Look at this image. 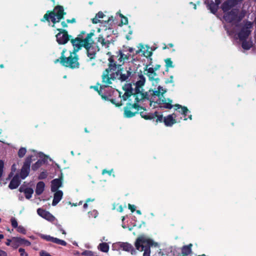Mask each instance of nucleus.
Wrapping results in <instances>:
<instances>
[{"instance_id": "nucleus-1", "label": "nucleus", "mask_w": 256, "mask_h": 256, "mask_svg": "<svg viewBox=\"0 0 256 256\" xmlns=\"http://www.w3.org/2000/svg\"><path fill=\"white\" fill-rule=\"evenodd\" d=\"M166 92V89L158 86L157 90H150L146 94L144 92V90H135L134 94L130 91H126L122 95V98L124 101L129 98L132 97L136 102L142 100H146V99L149 102L150 107L155 108L159 106L171 109L173 106L172 104V100L170 98H164V94Z\"/></svg>"}, {"instance_id": "nucleus-2", "label": "nucleus", "mask_w": 256, "mask_h": 256, "mask_svg": "<svg viewBox=\"0 0 256 256\" xmlns=\"http://www.w3.org/2000/svg\"><path fill=\"white\" fill-rule=\"evenodd\" d=\"M118 64H116L112 57L108 58L109 64L102 74L103 86H108L112 84V81L120 80L122 82L126 80L130 76V72L128 70H124L121 66L128 60L129 55L118 52L116 56Z\"/></svg>"}, {"instance_id": "nucleus-3", "label": "nucleus", "mask_w": 256, "mask_h": 256, "mask_svg": "<svg viewBox=\"0 0 256 256\" xmlns=\"http://www.w3.org/2000/svg\"><path fill=\"white\" fill-rule=\"evenodd\" d=\"M242 0H226L221 6L224 14V18L228 23L234 26L230 28L228 26H225L229 34H233L236 32L235 28L238 26V24L244 17V14L237 8V5Z\"/></svg>"}, {"instance_id": "nucleus-4", "label": "nucleus", "mask_w": 256, "mask_h": 256, "mask_svg": "<svg viewBox=\"0 0 256 256\" xmlns=\"http://www.w3.org/2000/svg\"><path fill=\"white\" fill-rule=\"evenodd\" d=\"M94 31L93 30L88 34L84 40H81L79 38L72 40L71 42L74 47L72 52L76 54L82 46H84L87 50V54L90 59L92 60L94 58H95L96 53L92 48V46L94 44V40L92 39V37L94 36Z\"/></svg>"}, {"instance_id": "nucleus-5", "label": "nucleus", "mask_w": 256, "mask_h": 256, "mask_svg": "<svg viewBox=\"0 0 256 256\" xmlns=\"http://www.w3.org/2000/svg\"><path fill=\"white\" fill-rule=\"evenodd\" d=\"M66 13L64 12V8L62 6H58L54 8L52 12H48L44 16L42 21L44 22L46 20H49V18L53 22V27H56L55 24L56 22H59V21L64 18V16Z\"/></svg>"}, {"instance_id": "nucleus-6", "label": "nucleus", "mask_w": 256, "mask_h": 256, "mask_svg": "<svg viewBox=\"0 0 256 256\" xmlns=\"http://www.w3.org/2000/svg\"><path fill=\"white\" fill-rule=\"evenodd\" d=\"M31 154L26 158L20 173V178L24 179L29 174L30 166L32 160H35L38 158H42L44 154L42 152H38L34 150H30Z\"/></svg>"}, {"instance_id": "nucleus-7", "label": "nucleus", "mask_w": 256, "mask_h": 256, "mask_svg": "<svg viewBox=\"0 0 256 256\" xmlns=\"http://www.w3.org/2000/svg\"><path fill=\"white\" fill-rule=\"evenodd\" d=\"M65 52L66 50H64L62 52L60 60L57 59L54 61V62L57 63L60 61L62 64L65 66L72 68H78L79 63L78 62V56L77 54L75 52H72L69 56L66 58L64 56Z\"/></svg>"}, {"instance_id": "nucleus-8", "label": "nucleus", "mask_w": 256, "mask_h": 256, "mask_svg": "<svg viewBox=\"0 0 256 256\" xmlns=\"http://www.w3.org/2000/svg\"><path fill=\"white\" fill-rule=\"evenodd\" d=\"M152 244V241L144 236H139L135 242L136 249L140 251H144L143 256H150V248Z\"/></svg>"}, {"instance_id": "nucleus-9", "label": "nucleus", "mask_w": 256, "mask_h": 256, "mask_svg": "<svg viewBox=\"0 0 256 256\" xmlns=\"http://www.w3.org/2000/svg\"><path fill=\"white\" fill-rule=\"evenodd\" d=\"M252 24L250 22H247L239 32L238 36L240 40H242L246 38L250 33V29L252 28Z\"/></svg>"}, {"instance_id": "nucleus-10", "label": "nucleus", "mask_w": 256, "mask_h": 256, "mask_svg": "<svg viewBox=\"0 0 256 256\" xmlns=\"http://www.w3.org/2000/svg\"><path fill=\"white\" fill-rule=\"evenodd\" d=\"M138 108L136 104H128L124 110V116L126 118L134 116L138 112Z\"/></svg>"}, {"instance_id": "nucleus-11", "label": "nucleus", "mask_w": 256, "mask_h": 256, "mask_svg": "<svg viewBox=\"0 0 256 256\" xmlns=\"http://www.w3.org/2000/svg\"><path fill=\"white\" fill-rule=\"evenodd\" d=\"M177 114H170L164 118V124L167 126H171L174 124L176 122H180L182 119L181 117L180 118H177Z\"/></svg>"}, {"instance_id": "nucleus-12", "label": "nucleus", "mask_w": 256, "mask_h": 256, "mask_svg": "<svg viewBox=\"0 0 256 256\" xmlns=\"http://www.w3.org/2000/svg\"><path fill=\"white\" fill-rule=\"evenodd\" d=\"M60 31L56 35L57 42L59 44H65L70 40V36H68L67 32L60 28H57Z\"/></svg>"}, {"instance_id": "nucleus-13", "label": "nucleus", "mask_w": 256, "mask_h": 256, "mask_svg": "<svg viewBox=\"0 0 256 256\" xmlns=\"http://www.w3.org/2000/svg\"><path fill=\"white\" fill-rule=\"evenodd\" d=\"M145 71L149 80L152 81V85L156 84L158 83L160 79L156 77V73L152 68L148 67L147 66Z\"/></svg>"}, {"instance_id": "nucleus-14", "label": "nucleus", "mask_w": 256, "mask_h": 256, "mask_svg": "<svg viewBox=\"0 0 256 256\" xmlns=\"http://www.w3.org/2000/svg\"><path fill=\"white\" fill-rule=\"evenodd\" d=\"M37 212L40 216L52 222L54 220V217L51 214H50V212L42 208H38L37 210Z\"/></svg>"}, {"instance_id": "nucleus-15", "label": "nucleus", "mask_w": 256, "mask_h": 256, "mask_svg": "<svg viewBox=\"0 0 256 256\" xmlns=\"http://www.w3.org/2000/svg\"><path fill=\"white\" fill-rule=\"evenodd\" d=\"M54 199L52 202L53 206H56L62 200L63 196V192L62 190L54 192Z\"/></svg>"}, {"instance_id": "nucleus-16", "label": "nucleus", "mask_w": 256, "mask_h": 256, "mask_svg": "<svg viewBox=\"0 0 256 256\" xmlns=\"http://www.w3.org/2000/svg\"><path fill=\"white\" fill-rule=\"evenodd\" d=\"M62 186V181L60 179L56 178L52 180L51 190L52 192L58 190V189Z\"/></svg>"}, {"instance_id": "nucleus-17", "label": "nucleus", "mask_w": 256, "mask_h": 256, "mask_svg": "<svg viewBox=\"0 0 256 256\" xmlns=\"http://www.w3.org/2000/svg\"><path fill=\"white\" fill-rule=\"evenodd\" d=\"M145 78L143 76H140L138 77V81L136 82L135 84V90H144L142 86H144L145 83Z\"/></svg>"}, {"instance_id": "nucleus-18", "label": "nucleus", "mask_w": 256, "mask_h": 256, "mask_svg": "<svg viewBox=\"0 0 256 256\" xmlns=\"http://www.w3.org/2000/svg\"><path fill=\"white\" fill-rule=\"evenodd\" d=\"M20 184V180L18 176H14L9 184V188L10 189L16 188Z\"/></svg>"}, {"instance_id": "nucleus-19", "label": "nucleus", "mask_w": 256, "mask_h": 256, "mask_svg": "<svg viewBox=\"0 0 256 256\" xmlns=\"http://www.w3.org/2000/svg\"><path fill=\"white\" fill-rule=\"evenodd\" d=\"M174 106L176 108V110L179 109L180 108H181L180 110H178V112L183 116L184 120H187V118H186V116L187 113L189 112L188 108L185 106H182L180 104H176Z\"/></svg>"}, {"instance_id": "nucleus-20", "label": "nucleus", "mask_w": 256, "mask_h": 256, "mask_svg": "<svg viewBox=\"0 0 256 256\" xmlns=\"http://www.w3.org/2000/svg\"><path fill=\"white\" fill-rule=\"evenodd\" d=\"M20 192H24V193L25 196L27 199H30L32 197V194L34 193V190H32V188H20Z\"/></svg>"}, {"instance_id": "nucleus-21", "label": "nucleus", "mask_w": 256, "mask_h": 256, "mask_svg": "<svg viewBox=\"0 0 256 256\" xmlns=\"http://www.w3.org/2000/svg\"><path fill=\"white\" fill-rule=\"evenodd\" d=\"M45 184L44 182H38L36 186V193L38 195L41 194L44 189Z\"/></svg>"}, {"instance_id": "nucleus-22", "label": "nucleus", "mask_w": 256, "mask_h": 256, "mask_svg": "<svg viewBox=\"0 0 256 256\" xmlns=\"http://www.w3.org/2000/svg\"><path fill=\"white\" fill-rule=\"evenodd\" d=\"M12 240L18 242L20 244H24L27 246H28L30 244V242L29 241L20 238H12Z\"/></svg>"}, {"instance_id": "nucleus-23", "label": "nucleus", "mask_w": 256, "mask_h": 256, "mask_svg": "<svg viewBox=\"0 0 256 256\" xmlns=\"http://www.w3.org/2000/svg\"><path fill=\"white\" fill-rule=\"evenodd\" d=\"M98 248L101 252H108L109 250V246L106 242H102L99 244Z\"/></svg>"}, {"instance_id": "nucleus-24", "label": "nucleus", "mask_w": 256, "mask_h": 256, "mask_svg": "<svg viewBox=\"0 0 256 256\" xmlns=\"http://www.w3.org/2000/svg\"><path fill=\"white\" fill-rule=\"evenodd\" d=\"M192 244H190L188 246H185L182 247V256H186L192 252Z\"/></svg>"}, {"instance_id": "nucleus-25", "label": "nucleus", "mask_w": 256, "mask_h": 256, "mask_svg": "<svg viewBox=\"0 0 256 256\" xmlns=\"http://www.w3.org/2000/svg\"><path fill=\"white\" fill-rule=\"evenodd\" d=\"M220 2V0H215V4L212 3L209 6V8L212 13L214 14L216 12Z\"/></svg>"}, {"instance_id": "nucleus-26", "label": "nucleus", "mask_w": 256, "mask_h": 256, "mask_svg": "<svg viewBox=\"0 0 256 256\" xmlns=\"http://www.w3.org/2000/svg\"><path fill=\"white\" fill-rule=\"evenodd\" d=\"M120 246L124 250L128 252L132 251L134 249L132 246L128 243H122Z\"/></svg>"}, {"instance_id": "nucleus-27", "label": "nucleus", "mask_w": 256, "mask_h": 256, "mask_svg": "<svg viewBox=\"0 0 256 256\" xmlns=\"http://www.w3.org/2000/svg\"><path fill=\"white\" fill-rule=\"evenodd\" d=\"M252 46L251 41H244L242 43V47L244 49L248 50Z\"/></svg>"}, {"instance_id": "nucleus-28", "label": "nucleus", "mask_w": 256, "mask_h": 256, "mask_svg": "<svg viewBox=\"0 0 256 256\" xmlns=\"http://www.w3.org/2000/svg\"><path fill=\"white\" fill-rule=\"evenodd\" d=\"M145 49L146 48L142 47V48L140 50L141 51L143 52L144 56L146 58L150 56L152 54V52L149 50L148 48L146 50Z\"/></svg>"}, {"instance_id": "nucleus-29", "label": "nucleus", "mask_w": 256, "mask_h": 256, "mask_svg": "<svg viewBox=\"0 0 256 256\" xmlns=\"http://www.w3.org/2000/svg\"><path fill=\"white\" fill-rule=\"evenodd\" d=\"M98 42L100 43L102 46H108V44H109V42H105L104 38L100 36L98 38Z\"/></svg>"}, {"instance_id": "nucleus-30", "label": "nucleus", "mask_w": 256, "mask_h": 256, "mask_svg": "<svg viewBox=\"0 0 256 256\" xmlns=\"http://www.w3.org/2000/svg\"><path fill=\"white\" fill-rule=\"evenodd\" d=\"M110 84L108 86H109ZM107 87V86H103V82H102V84L100 86V90H98V86H91V88H93L96 90L98 91V94H100V92H102V90L104 88Z\"/></svg>"}, {"instance_id": "nucleus-31", "label": "nucleus", "mask_w": 256, "mask_h": 256, "mask_svg": "<svg viewBox=\"0 0 256 256\" xmlns=\"http://www.w3.org/2000/svg\"><path fill=\"white\" fill-rule=\"evenodd\" d=\"M26 150L24 148H21L18 152V156L20 158H22L26 154Z\"/></svg>"}, {"instance_id": "nucleus-32", "label": "nucleus", "mask_w": 256, "mask_h": 256, "mask_svg": "<svg viewBox=\"0 0 256 256\" xmlns=\"http://www.w3.org/2000/svg\"><path fill=\"white\" fill-rule=\"evenodd\" d=\"M166 66V68H174L172 62L170 58H166L165 60Z\"/></svg>"}, {"instance_id": "nucleus-33", "label": "nucleus", "mask_w": 256, "mask_h": 256, "mask_svg": "<svg viewBox=\"0 0 256 256\" xmlns=\"http://www.w3.org/2000/svg\"><path fill=\"white\" fill-rule=\"evenodd\" d=\"M42 162L40 160H38L35 164H34L32 166V168L34 170H38L41 166Z\"/></svg>"}, {"instance_id": "nucleus-34", "label": "nucleus", "mask_w": 256, "mask_h": 256, "mask_svg": "<svg viewBox=\"0 0 256 256\" xmlns=\"http://www.w3.org/2000/svg\"><path fill=\"white\" fill-rule=\"evenodd\" d=\"M113 210H116L120 212H122L123 211V208L122 205H119L118 204H113Z\"/></svg>"}, {"instance_id": "nucleus-35", "label": "nucleus", "mask_w": 256, "mask_h": 256, "mask_svg": "<svg viewBox=\"0 0 256 256\" xmlns=\"http://www.w3.org/2000/svg\"><path fill=\"white\" fill-rule=\"evenodd\" d=\"M17 230L19 232L25 234L26 232V230L25 228L22 226H18L17 227Z\"/></svg>"}, {"instance_id": "nucleus-36", "label": "nucleus", "mask_w": 256, "mask_h": 256, "mask_svg": "<svg viewBox=\"0 0 256 256\" xmlns=\"http://www.w3.org/2000/svg\"><path fill=\"white\" fill-rule=\"evenodd\" d=\"M11 224L12 226L14 228L18 226V222L15 218H11Z\"/></svg>"}, {"instance_id": "nucleus-37", "label": "nucleus", "mask_w": 256, "mask_h": 256, "mask_svg": "<svg viewBox=\"0 0 256 256\" xmlns=\"http://www.w3.org/2000/svg\"><path fill=\"white\" fill-rule=\"evenodd\" d=\"M82 254L84 256H92L94 252L90 250H85L82 253Z\"/></svg>"}, {"instance_id": "nucleus-38", "label": "nucleus", "mask_w": 256, "mask_h": 256, "mask_svg": "<svg viewBox=\"0 0 256 256\" xmlns=\"http://www.w3.org/2000/svg\"><path fill=\"white\" fill-rule=\"evenodd\" d=\"M41 237L43 239H44V240H46L47 241H50V242H52V238H53V237L50 236L44 235V234L42 235Z\"/></svg>"}, {"instance_id": "nucleus-39", "label": "nucleus", "mask_w": 256, "mask_h": 256, "mask_svg": "<svg viewBox=\"0 0 256 256\" xmlns=\"http://www.w3.org/2000/svg\"><path fill=\"white\" fill-rule=\"evenodd\" d=\"M47 176V173L46 172H42L38 176V178L40 180L44 179Z\"/></svg>"}, {"instance_id": "nucleus-40", "label": "nucleus", "mask_w": 256, "mask_h": 256, "mask_svg": "<svg viewBox=\"0 0 256 256\" xmlns=\"http://www.w3.org/2000/svg\"><path fill=\"white\" fill-rule=\"evenodd\" d=\"M18 250L21 256H28V254L25 252L24 248H20Z\"/></svg>"}, {"instance_id": "nucleus-41", "label": "nucleus", "mask_w": 256, "mask_h": 256, "mask_svg": "<svg viewBox=\"0 0 256 256\" xmlns=\"http://www.w3.org/2000/svg\"><path fill=\"white\" fill-rule=\"evenodd\" d=\"M88 214L92 216L94 218H96L98 216V212L96 210H93L92 212H88Z\"/></svg>"}, {"instance_id": "nucleus-42", "label": "nucleus", "mask_w": 256, "mask_h": 256, "mask_svg": "<svg viewBox=\"0 0 256 256\" xmlns=\"http://www.w3.org/2000/svg\"><path fill=\"white\" fill-rule=\"evenodd\" d=\"M128 208L131 210L132 212L136 210V206L134 205H132L131 204H128Z\"/></svg>"}, {"instance_id": "nucleus-43", "label": "nucleus", "mask_w": 256, "mask_h": 256, "mask_svg": "<svg viewBox=\"0 0 256 256\" xmlns=\"http://www.w3.org/2000/svg\"><path fill=\"white\" fill-rule=\"evenodd\" d=\"M112 172H113L112 169L110 170H104L102 171V174H108L109 175H110L112 174Z\"/></svg>"}, {"instance_id": "nucleus-44", "label": "nucleus", "mask_w": 256, "mask_h": 256, "mask_svg": "<svg viewBox=\"0 0 256 256\" xmlns=\"http://www.w3.org/2000/svg\"><path fill=\"white\" fill-rule=\"evenodd\" d=\"M100 22V20H99V18L97 17L96 16L92 19V22L93 24H98Z\"/></svg>"}, {"instance_id": "nucleus-45", "label": "nucleus", "mask_w": 256, "mask_h": 256, "mask_svg": "<svg viewBox=\"0 0 256 256\" xmlns=\"http://www.w3.org/2000/svg\"><path fill=\"white\" fill-rule=\"evenodd\" d=\"M140 115H141L142 118H145L146 120L152 119V118H154L153 116H150L144 115L142 113L140 114Z\"/></svg>"}, {"instance_id": "nucleus-46", "label": "nucleus", "mask_w": 256, "mask_h": 256, "mask_svg": "<svg viewBox=\"0 0 256 256\" xmlns=\"http://www.w3.org/2000/svg\"><path fill=\"white\" fill-rule=\"evenodd\" d=\"M40 256H52L48 253L44 251H42L40 252Z\"/></svg>"}, {"instance_id": "nucleus-47", "label": "nucleus", "mask_w": 256, "mask_h": 256, "mask_svg": "<svg viewBox=\"0 0 256 256\" xmlns=\"http://www.w3.org/2000/svg\"><path fill=\"white\" fill-rule=\"evenodd\" d=\"M104 14H103V12H98L96 14V16L97 17H98V18H103V17L104 16Z\"/></svg>"}, {"instance_id": "nucleus-48", "label": "nucleus", "mask_w": 256, "mask_h": 256, "mask_svg": "<svg viewBox=\"0 0 256 256\" xmlns=\"http://www.w3.org/2000/svg\"><path fill=\"white\" fill-rule=\"evenodd\" d=\"M121 16L124 18L122 22V24H126L128 23V18L126 17H124L123 16Z\"/></svg>"}, {"instance_id": "nucleus-49", "label": "nucleus", "mask_w": 256, "mask_h": 256, "mask_svg": "<svg viewBox=\"0 0 256 256\" xmlns=\"http://www.w3.org/2000/svg\"><path fill=\"white\" fill-rule=\"evenodd\" d=\"M157 118H156V122H162L163 120V118H162V116H156Z\"/></svg>"}, {"instance_id": "nucleus-50", "label": "nucleus", "mask_w": 256, "mask_h": 256, "mask_svg": "<svg viewBox=\"0 0 256 256\" xmlns=\"http://www.w3.org/2000/svg\"><path fill=\"white\" fill-rule=\"evenodd\" d=\"M60 240L58 238H52V242L58 244Z\"/></svg>"}, {"instance_id": "nucleus-51", "label": "nucleus", "mask_w": 256, "mask_h": 256, "mask_svg": "<svg viewBox=\"0 0 256 256\" xmlns=\"http://www.w3.org/2000/svg\"><path fill=\"white\" fill-rule=\"evenodd\" d=\"M0 256H7V254L4 251L0 250Z\"/></svg>"}, {"instance_id": "nucleus-52", "label": "nucleus", "mask_w": 256, "mask_h": 256, "mask_svg": "<svg viewBox=\"0 0 256 256\" xmlns=\"http://www.w3.org/2000/svg\"><path fill=\"white\" fill-rule=\"evenodd\" d=\"M58 244L62 246H66V243L65 241L60 240Z\"/></svg>"}, {"instance_id": "nucleus-53", "label": "nucleus", "mask_w": 256, "mask_h": 256, "mask_svg": "<svg viewBox=\"0 0 256 256\" xmlns=\"http://www.w3.org/2000/svg\"><path fill=\"white\" fill-rule=\"evenodd\" d=\"M67 22H68L73 23V22H76V20L74 18H72L71 20H68Z\"/></svg>"}, {"instance_id": "nucleus-54", "label": "nucleus", "mask_w": 256, "mask_h": 256, "mask_svg": "<svg viewBox=\"0 0 256 256\" xmlns=\"http://www.w3.org/2000/svg\"><path fill=\"white\" fill-rule=\"evenodd\" d=\"M61 24L62 28H65L67 26L66 24L64 22H62Z\"/></svg>"}, {"instance_id": "nucleus-55", "label": "nucleus", "mask_w": 256, "mask_h": 256, "mask_svg": "<svg viewBox=\"0 0 256 256\" xmlns=\"http://www.w3.org/2000/svg\"><path fill=\"white\" fill-rule=\"evenodd\" d=\"M94 198H92H92H88V199L86 200V202H93V201H94Z\"/></svg>"}, {"instance_id": "nucleus-56", "label": "nucleus", "mask_w": 256, "mask_h": 256, "mask_svg": "<svg viewBox=\"0 0 256 256\" xmlns=\"http://www.w3.org/2000/svg\"><path fill=\"white\" fill-rule=\"evenodd\" d=\"M10 242H11V240H8V242H6V244L7 246H10Z\"/></svg>"}, {"instance_id": "nucleus-57", "label": "nucleus", "mask_w": 256, "mask_h": 256, "mask_svg": "<svg viewBox=\"0 0 256 256\" xmlns=\"http://www.w3.org/2000/svg\"><path fill=\"white\" fill-rule=\"evenodd\" d=\"M60 231H61L62 232V234H66V232L63 229L60 228Z\"/></svg>"}, {"instance_id": "nucleus-58", "label": "nucleus", "mask_w": 256, "mask_h": 256, "mask_svg": "<svg viewBox=\"0 0 256 256\" xmlns=\"http://www.w3.org/2000/svg\"><path fill=\"white\" fill-rule=\"evenodd\" d=\"M88 202H86V203H85L84 205V208H88V204H87Z\"/></svg>"}, {"instance_id": "nucleus-59", "label": "nucleus", "mask_w": 256, "mask_h": 256, "mask_svg": "<svg viewBox=\"0 0 256 256\" xmlns=\"http://www.w3.org/2000/svg\"><path fill=\"white\" fill-rule=\"evenodd\" d=\"M100 240L101 242H102V241H104V240H106H106H106V238L104 236V237H103L102 239H100Z\"/></svg>"}, {"instance_id": "nucleus-60", "label": "nucleus", "mask_w": 256, "mask_h": 256, "mask_svg": "<svg viewBox=\"0 0 256 256\" xmlns=\"http://www.w3.org/2000/svg\"><path fill=\"white\" fill-rule=\"evenodd\" d=\"M136 212L138 214H141L142 212L140 210H136Z\"/></svg>"}, {"instance_id": "nucleus-61", "label": "nucleus", "mask_w": 256, "mask_h": 256, "mask_svg": "<svg viewBox=\"0 0 256 256\" xmlns=\"http://www.w3.org/2000/svg\"><path fill=\"white\" fill-rule=\"evenodd\" d=\"M4 238V235L3 234H0V240Z\"/></svg>"}, {"instance_id": "nucleus-62", "label": "nucleus", "mask_w": 256, "mask_h": 256, "mask_svg": "<svg viewBox=\"0 0 256 256\" xmlns=\"http://www.w3.org/2000/svg\"><path fill=\"white\" fill-rule=\"evenodd\" d=\"M188 118L191 120L192 119V116L191 114H190L189 116H188Z\"/></svg>"}, {"instance_id": "nucleus-63", "label": "nucleus", "mask_w": 256, "mask_h": 256, "mask_svg": "<svg viewBox=\"0 0 256 256\" xmlns=\"http://www.w3.org/2000/svg\"><path fill=\"white\" fill-rule=\"evenodd\" d=\"M4 67V64H1L0 65V68H3Z\"/></svg>"}, {"instance_id": "nucleus-64", "label": "nucleus", "mask_w": 256, "mask_h": 256, "mask_svg": "<svg viewBox=\"0 0 256 256\" xmlns=\"http://www.w3.org/2000/svg\"><path fill=\"white\" fill-rule=\"evenodd\" d=\"M132 50H133V49H132V48H129V51H130V52H132Z\"/></svg>"}]
</instances>
